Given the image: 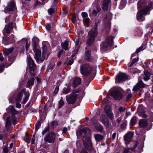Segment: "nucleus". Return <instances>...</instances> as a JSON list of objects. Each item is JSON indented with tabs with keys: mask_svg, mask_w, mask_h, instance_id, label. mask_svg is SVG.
I'll return each instance as SVG.
<instances>
[{
	"mask_svg": "<svg viewBox=\"0 0 153 153\" xmlns=\"http://www.w3.org/2000/svg\"><path fill=\"white\" fill-rule=\"evenodd\" d=\"M121 119H121V117H120L118 118L117 119V126H118L119 125V123L121 121Z\"/></svg>",
	"mask_w": 153,
	"mask_h": 153,
	"instance_id": "obj_57",
	"label": "nucleus"
},
{
	"mask_svg": "<svg viewBox=\"0 0 153 153\" xmlns=\"http://www.w3.org/2000/svg\"><path fill=\"white\" fill-rule=\"evenodd\" d=\"M124 151L123 153H129V149L128 148H125L124 149Z\"/></svg>",
	"mask_w": 153,
	"mask_h": 153,
	"instance_id": "obj_55",
	"label": "nucleus"
},
{
	"mask_svg": "<svg viewBox=\"0 0 153 153\" xmlns=\"http://www.w3.org/2000/svg\"><path fill=\"white\" fill-rule=\"evenodd\" d=\"M13 49L11 48L9 49H4L3 50L4 54L6 55H8L13 51Z\"/></svg>",
	"mask_w": 153,
	"mask_h": 153,
	"instance_id": "obj_27",
	"label": "nucleus"
},
{
	"mask_svg": "<svg viewBox=\"0 0 153 153\" xmlns=\"http://www.w3.org/2000/svg\"><path fill=\"white\" fill-rule=\"evenodd\" d=\"M25 48L26 51H27L28 49L30 46V42L27 39L26 40Z\"/></svg>",
	"mask_w": 153,
	"mask_h": 153,
	"instance_id": "obj_44",
	"label": "nucleus"
},
{
	"mask_svg": "<svg viewBox=\"0 0 153 153\" xmlns=\"http://www.w3.org/2000/svg\"><path fill=\"white\" fill-rule=\"evenodd\" d=\"M150 73L147 71L144 72V74L141 76L142 78L145 81H147L150 79Z\"/></svg>",
	"mask_w": 153,
	"mask_h": 153,
	"instance_id": "obj_20",
	"label": "nucleus"
},
{
	"mask_svg": "<svg viewBox=\"0 0 153 153\" xmlns=\"http://www.w3.org/2000/svg\"><path fill=\"white\" fill-rule=\"evenodd\" d=\"M81 79L79 77H75L74 79V83L73 87L75 88L79 85L81 83Z\"/></svg>",
	"mask_w": 153,
	"mask_h": 153,
	"instance_id": "obj_19",
	"label": "nucleus"
},
{
	"mask_svg": "<svg viewBox=\"0 0 153 153\" xmlns=\"http://www.w3.org/2000/svg\"><path fill=\"white\" fill-rule=\"evenodd\" d=\"M128 76L125 73L120 72L116 77V82L119 83L122 82L126 80Z\"/></svg>",
	"mask_w": 153,
	"mask_h": 153,
	"instance_id": "obj_11",
	"label": "nucleus"
},
{
	"mask_svg": "<svg viewBox=\"0 0 153 153\" xmlns=\"http://www.w3.org/2000/svg\"><path fill=\"white\" fill-rule=\"evenodd\" d=\"M143 46L142 45L140 47L138 48L137 49L136 51V53H138L140 51L143 50L144 49H143Z\"/></svg>",
	"mask_w": 153,
	"mask_h": 153,
	"instance_id": "obj_47",
	"label": "nucleus"
},
{
	"mask_svg": "<svg viewBox=\"0 0 153 153\" xmlns=\"http://www.w3.org/2000/svg\"><path fill=\"white\" fill-rule=\"evenodd\" d=\"M138 60V58H134L133 60L131 62L129 65L130 67H131L136 62H137Z\"/></svg>",
	"mask_w": 153,
	"mask_h": 153,
	"instance_id": "obj_35",
	"label": "nucleus"
},
{
	"mask_svg": "<svg viewBox=\"0 0 153 153\" xmlns=\"http://www.w3.org/2000/svg\"><path fill=\"white\" fill-rule=\"evenodd\" d=\"M24 140L26 142L29 143L30 142V140L29 137H27L26 135V137L24 138Z\"/></svg>",
	"mask_w": 153,
	"mask_h": 153,
	"instance_id": "obj_49",
	"label": "nucleus"
},
{
	"mask_svg": "<svg viewBox=\"0 0 153 153\" xmlns=\"http://www.w3.org/2000/svg\"><path fill=\"white\" fill-rule=\"evenodd\" d=\"M16 107L18 108H20L21 107V105L19 102H17L16 104Z\"/></svg>",
	"mask_w": 153,
	"mask_h": 153,
	"instance_id": "obj_60",
	"label": "nucleus"
},
{
	"mask_svg": "<svg viewBox=\"0 0 153 153\" xmlns=\"http://www.w3.org/2000/svg\"><path fill=\"white\" fill-rule=\"evenodd\" d=\"M111 96L116 100H120L122 98V95L121 92L118 90L113 91L111 94Z\"/></svg>",
	"mask_w": 153,
	"mask_h": 153,
	"instance_id": "obj_14",
	"label": "nucleus"
},
{
	"mask_svg": "<svg viewBox=\"0 0 153 153\" xmlns=\"http://www.w3.org/2000/svg\"><path fill=\"white\" fill-rule=\"evenodd\" d=\"M127 93L126 94L127 95V98H126V101H128L130 100L132 96V94L130 92V90L129 89H127Z\"/></svg>",
	"mask_w": 153,
	"mask_h": 153,
	"instance_id": "obj_30",
	"label": "nucleus"
},
{
	"mask_svg": "<svg viewBox=\"0 0 153 153\" xmlns=\"http://www.w3.org/2000/svg\"><path fill=\"white\" fill-rule=\"evenodd\" d=\"M101 21V20H99L97 22L95 23V28L92 29L89 31L87 41V44L88 45H90L91 44L93 43L94 42L95 37L97 34V29L98 24L100 23Z\"/></svg>",
	"mask_w": 153,
	"mask_h": 153,
	"instance_id": "obj_4",
	"label": "nucleus"
},
{
	"mask_svg": "<svg viewBox=\"0 0 153 153\" xmlns=\"http://www.w3.org/2000/svg\"><path fill=\"white\" fill-rule=\"evenodd\" d=\"M85 59L88 61L89 62H92L93 61V58L91 55L90 51H87L85 53Z\"/></svg>",
	"mask_w": 153,
	"mask_h": 153,
	"instance_id": "obj_15",
	"label": "nucleus"
},
{
	"mask_svg": "<svg viewBox=\"0 0 153 153\" xmlns=\"http://www.w3.org/2000/svg\"><path fill=\"white\" fill-rule=\"evenodd\" d=\"M134 133L131 131H128L124 136L123 139L126 144H128L131 141Z\"/></svg>",
	"mask_w": 153,
	"mask_h": 153,
	"instance_id": "obj_12",
	"label": "nucleus"
},
{
	"mask_svg": "<svg viewBox=\"0 0 153 153\" xmlns=\"http://www.w3.org/2000/svg\"><path fill=\"white\" fill-rule=\"evenodd\" d=\"M3 152L4 153H7L8 152V148L7 146H5L3 149Z\"/></svg>",
	"mask_w": 153,
	"mask_h": 153,
	"instance_id": "obj_50",
	"label": "nucleus"
},
{
	"mask_svg": "<svg viewBox=\"0 0 153 153\" xmlns=\"http://www.w3.org/2000/svg\"><path fill=\"white\" fill-rule=\"evenodd\" d=\"M145 100H146V103H147L149 105H150L151 104H152L153 101L151 98L149 97H146Z\"/></svg>",
	"mask_w": 153,
	"mask_h": 153,
	"instance_id": "obj_33",
	"label": "nucleus"
},
{
	"mask_svg": "<svg viewBox=\"0 0 153 153\" xmlns=\"http://www.w3.org/2000/svg\"><path fill=\"white\" fill-rule=\"evenodd\" d=\"M110 0H103L102 9L104 11H107L108 9Z\"/></svg>",
	"mask_w": 153,
	"mask_h": 153,
	"instance_id": "obj_22",
	"label": "nucleus"
},
{
	"mask_svg": "<svg viewBox=\"0 0 153 153\" xmlns=\"http://www.w3.org/2000/svg\"><path fill=\"white\" fill-rule=\"evenodd\" d=\"M96 128L97 131L100 132H102L103 130V127L100 125L97 126L96 127Z\"/></svg>",
	"mask_w": 153,
	"mask_h": 153,
	"instance_id": "obj_34",
	"label": "nucleus"
},
{
	"mask_svg": "<svg viewBox=\"0 0 153 153\" xmlns=\"http://www.w3.org/2000/svg\"><path fill=\"white\" fill-rule=\"evenodd\" d=\"M65 53V51L63 50L62 49H61L58 52V54H57V56L58 58H60L61 55L62 54H64Z\"/></svg>",
	"mask_w": 153,
	"mask_h": 153,
	"instance_id": "obj_39",
	"label": "nucleus"
},
{
	"mask_svg": "<svg viewBox=\"0 0 153 153\" xmlns=\"http://www.w3.org/2000/svg\"><path fill=\"white\" fill-rule=\"evenodd\" d=\"M52 126L53 127H56L58 125V122L56 121H53L51 123Z\"/></svg>",
	"mask_w": 153,
	"mask_h": 153,
	"instance_id": "obj_43",
	"label": "nucleus"
},
{
	"mask_svg": "<svg viewBox=\"0 0 153 153\" xmlns=\"http://www.w3.org/2000/svg\"><path fill=\"white\" fill-rule=\"evenodd\" d=\"M48 13L51 14L54 13V10L53 8H50L48 10Z\"/></svg>",
	"mask_w": 153,
	"mask_h": 153,
	"instance_id": "obj_48",
	"label": "nucleus"
},
{
	"mask_svg": "<svg viewBox=\"0 0 153 153\" xmlns=\"http://www.w3.org/2000/svg\"><path fill=\"white\" fill-rule=\"evenodd\" d=\"M68 11L67 10V9H65L63 10V13L64 15L66 14L68 12Z\"/></svg>",
	"mask_w": 153,
	"mask_h": 153,
	"instance_id": "obj_63",
	"label": "nucleus"
},
{
	"mask_svg": "<svg viewBox=\"0 0 153 153\" xmlns=\"http://www.w3.org/2000/svg\"><path fill=\"white\" fill-rule=\"evenodd\" d=\"M80 45L79 44V39H77L76 40V46L75 49L73 51V54H76L79 49Z\"/></svg>",
	"mask_w": 153,
	"mask_h": 153,
	"instance_id": "obj_23",
	"label": "nucleus"
},
{
	"mask_svg": "<svg viewBox=\"0 0 153 153\" xmlns=\"http://www.w3.org/2000/svg\"><path fill=\"white\" fill-rule=\"evenodd\" d=\"M148 123L146 120L145 119H142L139 120V125L140 127L143 128L147 126Z\"/></svg>",
	"mask_w": 153,
	"mask_h": 153,
	"instance_id": "obj_17",
	"label": "nucleus"
},
{
	"mask_svg": "<svg viewBox=\"0 0 153 153\" xmlns=\"http://www.w3.org/2000/svg\"><path fill=\"white\" fill-rule=\"evenodd\" d=\"M100 119L102 123L106 126H108L109 122L106 115H102L100 118Z\"/></svg>",
	"mask_w": 153,
	"mask_h": 153,
	"instance_id": "obj_16",
	"label": "nucleus"
},
{
	"mask_svg": "<svg viewBox=\"0 0 153 153\" xmlns=\"http://www.w3.org/2000/svg\"><path fill=\"white\" fill-rule=\"evenodd\" d=\"M4 67V65H0V72H1L3 70Z\"/></svg>",
	"mask_w": 153,
	"mask_h": 153,
	"instance_id": "obj_62",
	"label": "nucleus"
},
{
	"mask_svg": "<svg viewBox=\"0 0 153 153\" xmlns=\"http://www.w3.org/2000/svg\"><path fill=\"white\" fill-rule=\"evenodd\" d=\"M105 111L106 114L111 112L110 106L109 105H107L105 108Z\"/></svg>",
	"mask_w": 153,
	"mask_h": 153,
	"instance_id": "obj_38",
	"label": "nucleus"
},
{
	"mask_svg": "<svg viewBox=\"0 0 153 153\" xmlns=\"http://www.w3.org/2000/svg\"><path fill=\"white\" fill-rule=\"evenodd\" d=\"M3 59L4 58L2 54L1 53H0V61H3Z\"/></svg>",
	"mask_w": 153,
	"mask_h": 153,
	"instance_id": "obj_61",
	"label": "nucleus"
},
{
	"mask_svg": "<svg viewBox=\"0 0 153 153\" xmlns=\"http://www.w3.org/2000/svg\"><path fill=\"white\" fill-rule=\"evenodd\" d=\"M64 104V102L61 99V100L59 101L58 104V106L59 108H61Z\"/></svg>",
	"mask_w": 153,
	"mask_h": 153,
	"instance_id": "obj_40",
	"label": "nucleus"
},
{
	"mask_svg": "<svg viewBox=\"0 0 153 153\" xmlns=\"http://www.w3.org/2000/svg\"><path fill=\"white\" fill-rule=\"evenodd\" d=\"M94 136L96 140L98 141H100L103 138L102 136L100 134H96Z\"/></svg>",
	"mask_w": 153,
	"mask_h": 153,
	"instance_id": "obj_32",
	"label": "nucleus"
},
{
	"mask_svg": "<svg viewBox=\"0 0 153 153\" xmlns=\"http://www.w3.org/2000/svg\"><path fill=\"white\" fill-rule=\"evenodd\" d=\"M6 9L7 10L9 11H13L15 10L16 7L14 2L13 1H11L9 3Z\"/></svg>",
	"mask_w": 153,
	"mask_h": 153,
	"instance_id": "obj_18",
	"label": "nucleus"
},
{
	"mask_svg": "<svg viewBox=\"0 0 153 153\" xmlns=\"http://www.w3.org/2000/svg\"><path fill=\"white\" fill-rule=\"evenodd\" d=\"M107 114L108 116L109 117L111 120L113 119L114 118V116L113 114L111 112H110Z\"/></svg>",
	"mask_w": 153,
	"mask_h": 153,
	"instance_id": "obj_41",
	"label": "nucleus"
},
{
	"mask_svg": "<svg viewBox=\"0 0 153 153\" xmlns=\"http://www.w3.org/2000/svg\"><path fill=\"white\" fill-rule=\"evenodd\" d=\"M92 13V15L94 16H96L98 13L97 12V11L96 10L94 9L93 10Z\"/></svg>",
	"mask_w": 153,
	"mask_h": 153,
	"instance_id": "obj_51",
	"label": "nucleus"
},
{
	"mask_svg": "<svg viewBox=\"0 0 153 153\" xmlns=\"http://www.w3.org/2000/svg\"><path fill=\"white\" fill-rule=\"evenodd\" d=\"M35 53L34 56L37 62H43L44 59L47 58L49 55V53L47 51L46 46L44 45L42 48V56L41 55V51L36 48L34 49Z\"/></svg>",
	"mask_w": 153,
	"mask_h": 153,
	"instance_id": "obj_3",
	"label": "nucleus"
},
{
	"mask_svg": "<svg viewBox=\"0 0 153 153\" xmlns=\"http://www.w3.org/2000/svg\"><path fill=\"white\" fill-rule=\"evenodd\" d=\"M56 137V134L53 132H51L47 134L44 138L45 142L52 143H54Z\"/></svg>",
	"mask_w": 153,
	"mask_h": 153,
	"instance_id": "obj_10",
	"label": "nucleus"
},
{
	"mask_svg": "<svg viewBox=\"0 0 153 153\" xmlns=\"http://www.w3.org/2000/svg\"><path fill=\"white\" fill-rule=\"evenodd\" d=\"M23 94L25 95V97L22 101V103L25 104L28 100V98L30 96V94L28 92L26 91L25 90V92H24Z\"/></svg>",
	"mask_w": 153,
	"mask_h": 153,
	"instance_id": "obj_26",
	"label": "nucleus"
},
{
	"mask_svg": "<svg viewBox=\"0 0 153 153\" xmlns=\"http://www.w3.org/2000/svg\"><path fill=\"white\" fill-rule=\"evenodd\" d=\"M24 92H25V89L22 90L19 93L16 100V102H19L21 101L22 97L23 94Z\"/></svg>",
	"mask_w": 153,
	"mask_h": 153,
	"instance_id": "obj_25",
	"label": "nucleus"
},
{
	"mask_svg": "<svg viewBox=\"0 0 153 153\" xmlns=\"http://www.w3.org/2000/svg\"><path fill=\"white\" fill-rule=\"evenodd\" d=\"M134 147H131V150L132 151H134L135 149L137 147V146L138 144V142L137 141H135L133 142Z\"/></svg>",
	"mask_w": 153,
	"mask_h": 153,
	"instance_id": "obj_37",
	"label": "nucleus"
},
{
	"mask_svg": "<svg viewBox=\"0 0 153 153\" xmlns=\"http://www.w3.org/2000/svg\"><path fill=\"white\" fill-rule=\"evenodd\" d=\"M97 11V12L99 13L101 10L100 7V6H97L96 7Z\"/></svg>",
	"mask_w": 153,
	"mask_h": 153,
	"instance_id": "obj_58",
	"label": "nucleus"
},
{
	"mask_svg": "<svg viewBox=\"0 0 153 153\" xmlns=\"http://www.w3.org/2000/svg\"><path fill=\"white\" fill-rule=\"evenodd\" d=\"M13 23L11 22L10 23L8 26H5L4 30L3 33H9L11 30L13 28Z\"/></svg>",
	"mask_w": 153,
	"mask_h": 153,
	"instance_id": "obj_21",
	"label": "nucleus"
},
{
	"mask_svg": "<svg viewBox=\"0 0 153 153\" xmlns=\"http://www.w3.org/2000/svg\"><path fill=\"white\" fill-rule=\"evenodd\" d=\"M80 91V89L76 90H73L70 96L66 97L67 102L69 104H73L76 100L77 95L76 93H79Z\"/></svg>",
	"mask_w": 153,
	"mask_h": 153,
	"instance_id": "obj_6",
	"label": "nucleus"
},
{
	"mask_svg": "<svg viewBox=\"0 0 153 153\" xmlns=\"http://www.w3.org/2000/svg\"><path fill=\"white\" fill-rule=\"evenodd\" d=\"M91 67L88 64H85L80 67L81 74L86 76L91 73Z\"/></svg>",
	"mask_w": 153,
	"mask_h": 153,
	"instance_id": "obj_8",
	"label": "nucleus"
},
{
	"mask_svg": "<svg viewBox=\"0 0 153 153\" xmlns=\"http://www.w3.org/2000/svg\"><path fill=\"white\" fill-rule=\"evenodd\" d=\"M80 153H88L85 149H82L81 150Z\"/></svg>",
	"mask_w": 153,
	"mask_h": 153,
	"instance_id": "obj_64",
	"label": "nucleus"
},
{
	"mask_svg": "<svg viewBox=\"0 0 153 153\" xmlns=\"http://www.w3.org/2000/svg\"><path fill=\"white\" fill-rule=\"evenodd\" d=\"M74 62V61L73 59H71L67 63V65H70L73 63Z\"/></svg>",
	"mask_w": 153,
	"mask_h": 153,
	"instance_id": "obj_52",
	"label": "nucleus"
},
{
	"mask_svg": "<svg viewBox=\"0 0 153 153\" xmlns=\"http://www.w3.org/2000/svg\"><path fill=\"white\" fill-rule=\"evenodd\" d=\"M59 90V86H56L55 89L54 90V93L55 94H56L58 92Z\"/></svg>",
	"mask_w": 153,
	"mask_h": 153,
	"instance_id": "obj_54",
	"label": "nucleus"
},
{
	"mask_svg": "<svg viewBox=\"0 0 153 153\" xmlns=\"http://www.w3.org/2000/svg\"><path fill=\"white\" fill-rule=\"evenodd\" d=\"M145 86V84L143 83L142 80H140L136 85L134 86L133 89V91H136L140 88H144Z\"/></svg>",
	"mask_w": 153,
	"mask_h": 153,
	"instance_id": "obj_13",
	"label": "nucleus"
},
{
	"mask_svg": "<svg viewBox=\"0 0 153 153\" xmlns=\"http://www.w3.org/2000/svg\"><path fill=\"white\" fill-rule=\"evenodd\" d=\"M146 3L144 1L141 0L137 3L138 11L137 14V18L139 21H142L144 20L143 18V16L146 15L150 8L152 6L153 3L152 1L149 2L148 5L145 6Z\"/></svg>",
	"mask_w": 153,
	"mask_h": 153,
	"instance_id": "obj_1",
	"label": "nucleus"
},
{
	"mask_svg": "<svg viewBox=\"0 0 153 153\" xmlns=\"http://www.w3.org/2000/svg\"><path fill=\"white\" fill-rule=\"evenodd\" d=\"M33 42L35 44V46H36V44L39 42V39L36 37H34L33 39Z\"/></svg>",
	"mask_w": 153,
	"mask_h": 153,
	"instance_id": "obj_46",
	"label": "nucleus"
},
{
	"mask_svg": "<svg viewBox=\"0 0 153 153\" xmlns=\"http://www.w3.org/2000/svg\"><path fill=\"white\" fill-rule=\"evenodd\" d=\"M27 58V61L30 71V75L31 76H34L35 75L34 71L36 68V65L34 63L33 60L29 55H28Z\"/></svg>",
	"mask_w": 153,
	"mask_h": 153,
	"instance_id": "obj_9",
	"label": "nucleus"
},
{
	"mask_svg": "<svg viewBox=\"0 0 153 153\" xmlns=\"http://www.w3.org/2000/svg\"><path fill=\"white\" fill-rule=\"evenodd\" d=\"M136 117H134L131 120L130 125L131 126H134L135 125L136 123Z\"/></svg>",
	"mask_w": 153,
	"mask_h": 153,
	"instance_id": "obj_31",
	"label": "nucleus"
},
{
	"mask_svg": "<svg viewBox=\"0 0 153 153\" xmlns=\"http://www.w3.org/2000/svg\"><path fill=\"white\" fill-rule=\"evenodd\" d=\"M49 126H47L45 129L42 131V134L43 135H44L48 131H49Z\"/></svg>",
	"mask_w": 153,
	"mask_h": 153,
	"instance_id": "obj_45",
	"label": "nucleus"
},
{
	"mask_svg": "<svg viewBox=\"0 0 153 153\" xmlns=\"http://www.w3.org/2000/svg\"><path fill=\"white\" fill-rule=\"evenodd\" d=\"M71 91L70 88H63V93L64 94H66L69 93Z\"/></svg>",
	"mask_w": 153,
	"mask_h": 153,
	"instance_id": "obj_36",
	"label": "nucleus"
},
{
	"mask_svg": "<svg viewBox=\"0 0 153 153\" xmlns=\"http://www.w3.org/2000/svg\"><path fill=\"white\" fill-rule=\"evenodd\" d=\"M69 43H70V42L66 40L65 41L64 43H62L61 45L62 48L64 49L65 51L68 50Z\"/></svg>",
	"mask_w": 153,
	"mask_h": 153,
	"instance_id": "obj_24",
	"label": "nucleus"
},
{
	"mask_svg": "<svg viewBox=\"0 0 153 153\" xmlns=\"http://www.w3.org/2000/svg\"><path fill=\"white\" fill-rule=\"evenodd\" d=\"M41 125V123L40 122H38L35 125V129L37 130L39 128Z\"/></svg>",
	"mask_w": 153,
	"mask_h": 153,
	"instance_id": "obj_42",
	"label": "nucleus"
},
{
	"mask_svg": "<svg viewBox=\"0 0 153 153\" xmlns=\"http://www.w3.org/2000/svg\"><path fill=\"white\" fill-rule=\"evenodd\" d=\"M32 76V78L28 81L27 83V86L28 87H29L34 85L35 79L33 77V76Z\"/></svg>",
	"mask_w": 153,
	"mask_h": 153,
	"instance_id": "obj_28",
	"label": "nucleus"
},
{
	"mask_svg": "<svg viewBox=\"0 0 153 153\" xmlns=\"http://www.w3.org/2000/svg\"><path fill=\"white\" fill-rule=\"evenodd\" d=\"M17 111H15L14 109L12 110V112L11 113L12 116L11 119L10 117H9L7 118L6 120V123L5 125L7 131L9 132V133H10V127L11 124V121L13 124H16V117L15 115L17 114Z\"/></svg>",
	"mask_w": 153,
	"mask_h": 153,
	"instance_id": "obj_5",
	"label": "nucleus"
},
{
	"mask_svg": "<svg viewBox=\"0 0 153 153\" xmlns=\"http://www.w3.org/2000/svg\"><path fill=\"white\" fill-rule=\"evenodd\" d=\"M82 15L83 17L85 18L87 17L88 15L86 12H83L82 13Z\"/></svg>",
	"mask_w": 153,
	"mask_h": 153,
	"instance_id": "obj_53",
	"label": "nucleus"
},
{
	"mask_svg": "<svg viewBox=\"0 0 153 153\" xmlns=\"http://www.w3.org/2000/svg\"><path fill=\"white\" fill-rule=\"evenodd\" d=\"M114 37V36H108L105 41L101 45V47L102 49L103 50H106L108 46H113L114 45L113 39Z\"/></svg>",
	"mask_w": 153,
	"mask_h": 153,
	"instance_id": "obj_7",
	"label": "nucleus"
},
{
	"mask_svg": "<svg viewBox=\"0 0 153 153\" xmlns=\"http://www.w3.org/2000/svg\"><path fill=\"white\" fill-rule=\"evenodd\" d=\"M51 25H47L46 27V28L47 30H49L51 29Z\"/></svg>",
	"mask_w": 153,
	"mask_h": 153,
	"instance_id": "obj_59",
	"label": "nucleus"
},
{
	"mask_svg": "<svg viewBox=\"0 0 153 153\" xmlns=\"http://www.w3.org/2000/svg\"><path fill=\"white\" fill-rule=\"evenodd\" d=\"M90 133V131L87 128L80 129L77 132L78 134L82 137V140L85 148L89 150L92 149L91 143L89 136Z\"/></svg>",
	"mask_w": 153,
	"mask_h": 153,
	"instance_id": "obj_2",
	"label": "nucleus"
},
{
	"mask_svg": "<svg viewBox=\"0 0 153 153\" xmlns=\"http://www.w3.org/2000/svg\"><path fill=\"white\" fill-rule=\"evenodd\" d=\"M15 19V16H13L12 15H10L9 16L7 17L5 20V22L6 23H7L9 21H14Z\"/></svg>",
	"mask_w": 153,
	"mask_h": 153,
	"instance_id": "obj_29",
	"label": "nucleus"
},
{
	"mask_svg": "<svg viewBox=\"0 0 153 153\" xmlns=\"http://www.w3.org/2000/svg\"><path fill=\"white\" fill-rule=\"evenodd\" d=\"M125 108L123 107H121L119 109V111L120 112H122L125 111Z\"/></svg>",
	"mask_w": 153,
	"mask_h": 153,
	"instance_id": "obj_56",
	"label": "nucleus"
}]
</instances>
